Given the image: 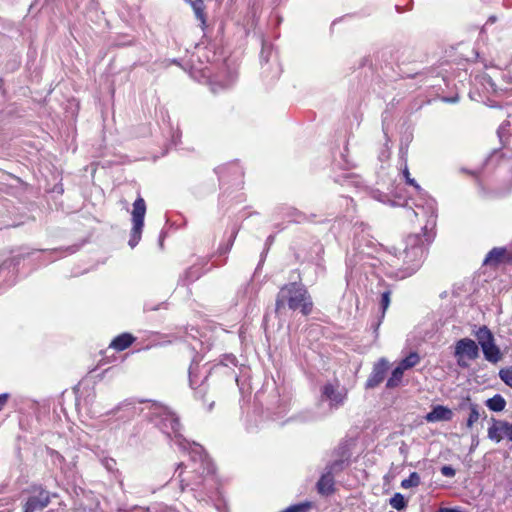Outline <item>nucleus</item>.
Masks as SVG:
<instances>
[{"label": "nucleus", "mask_w": 512, "mask_h": 512, "mask_svg": "<svg viewBox=\"0 0 512 512\" xmlns=\"http://www.w3.org/2000/svg\"><path fill=\"white\" fill-rule=\"evenodd\" d=\"M152 417L156 425L170 437L184 452H188L189 459L178 465L174 476L179 480L181 488L198 486L205 478L214 472L211 460L204 453L203 448L196 443H190L180 433L178 417L166 406L154 405Z\"/></svg>", "instance_id": "f257e3e1"}, {"label": "nucleus", "mask_w": 512, "mask_h": 512, "mask_svg": "<svg viewBox=\"0 0 512 512\" xmlns=\"http://www.w3.org/2000/svg\"><path fill=\"white\" fill-rule=\"evenodd\" d=\"M286 305L291 310H300L303 315L310 314L313 307L311 297L307 290L297 283L284 285L280 289L276 298V312H280Z\"/></svg>", "instance_id": "f03ea898"}, {"label": "nucleus", "mask_w": 512, "mask_h": 512, "mask_svg": "<svg viewBox=\"0 0 512 512\" xmlns=\"http://www.w3.org/2000/svg\"><path fill=\"white\" fill-rule=\"evenodd\" d=\"M453 355L460 368H469L471 363L479 358V346L471 338H461L454 344Z\"/></svg>", "instance_id": "7ed1b4c3"}, {"label": "nucleus", "mask_w": 512, "mask_h": 512, "mask_svg": "<svg viewBox=\"0 0 512 512\" xmlns=\"http://www.w3.org/2000/svg\"><path fill=\"white\" fill-rule=\"evenodd\" d=\"M475 337L477 344L480 346L484 358L493 364L498 363L502 359L500 348L495 343V338L487 326H481L476 332Z\"/></svg>", "instance_id": "20e7f679"}, {"label": "nucleus", "mask_w": 512, "mask_h": 512, "mask_svg": "<svg viewBox=\"0 0 512 512\" xmlns=\"http://www.w3.org/2000/svg\"><path fill=\"white\" fill-rule=\"evenodd\" d=\"M423 241L419 235H410L406 241V247L403 250V261L408 264L407 273L405 275H411L418 268L419 263L422 259Z\"/></svg>", "instance_id": "39448f33"}, {"label": "nucleus", "mask_w": 512, "mask_h": 512, "mask_svg": "<svg viewBox=\"0 0 512 512\" xmlns=\"http://www.w3.org/2000/svg\"><path fill=\"white\" fill-rule=\"evenodd\" d=\"M146 214V203L142 197H138L133 205L131 211V232L129 239V246L134 248L141 239V234L144 227V218Z\"/></svg>", "instance_id": "423d86ee"}, {"label": "nucleus", "mask_w": 512, "mask_h": 512, "mask_svg": "<svg viewBox=\"0 0 512 512\" xmlns=\"http://www.w3.org/2000/svg\"><path fill=\"white\" fill-rule=\"evenodd\" d=\"M348 391L338 381L326 383L321 388V401L328 402L330 409H338L347 399Z\"/></svg>", "instance_id": "0eeeda50"}, {"label": "nucleus", "mask_w": 512, "mask_h": 512, "mask_svg": "<svg viewBox=\"0 0 512 512\" xmlns=\"http://www.w3.org/2000/svg\"><path fill=\"white\" fill-rule=\"evenodd\" d=\"M34 492L36 494L30 496L25 503L24 512L41 511L50 503V494L48 491L38 488Z\"/></svg>", "instance_id": "6e6552de"}, {"label": "nucleus", "mask_w": 512, "mask_h": 512, "mask_svg": "<svg viewBox=\"0 0 512 512\" xmlns=\"http://www.w3.org/2000/svg\"><path fill=\"white\" fill-rule=\"evenodd\" d=\"M488 438L496 443L507 438L512 441V424L506 421H493L488 428Z\"/></svg>", "instance_id": "1a4fd4ad"}, {"label": "nucleus", "mask_w": 512, "mask_h": 512, "mask_svg": "<svg viewBox=\"0 0 512 512\" xmlns=\"http://www.w3.org/2000/svg\"><path fill=\"white\" fill-rule=\"evenodd\" d=\"M341 462H334L326 468V472L321 476L317 483V490L322 495H328L333 491L334 478L333 471L341 466Z\"/></svg>", "instance_id": "9d476101"}, {"label": "nucleus", "mask_w": 512, "mask_h": 512, "mask_svg": "<svg viewBox=\"0 0 512 512\" xmlns=\"http://www.w3.org/2000/svg\"><path fill=\"white\" fill-rule=\"evenodd\" d=\"M388 369V361L381 358L373 367V371L366 382L367 388H374L378 386L385 378Z\"/></svg>", "instance_id": "9b49d317"}, {"label": "nucleus", "mask_w": 512, "mask_h": 512, "mask_svg": "<svg viewBox=\"0 0 512 512\" xmlns=\"http://www.w3.org/2000/svg\"><path fill=\"white\" fill-rule=\"evenodd\" d=\"M453 417V412L450 408L436 405L432 410L425 416V420L429 423H435L440 421H449Z\"/></svg>", "instance_id": "f8f14e48"}, {"label": "nucleus", "mask_w": 512, "mask_h": 512, "mask_svg": "<svg viewBox=\"0 0 512 512\" xmlns=\"http://www.w3.org/2000/svg\"><path fill=\"white\" fill-rule=\"evenodd\" d=\"M507 255L505 248H493L485 257L484 264L489 266H497L503 263Z\"/></svg>", "instance_id": "ddd939ff"}, {"label": "nucleus", "mask_w": 512, "mask_h": 512, "mask_svg": "<svg viewBox=\"0 0 512 512\" xmlns=\"http://www.w3.org/2000/svg\"><path fill=\"white\" fill-rule=\"evenodd\" d=\"M133 341L134 338L132 335L123 333L112 340L110 347L117 351H123L128 348L133 343Z\"/></svg>", "instance_id": "4468645a"}, {"label": "nucleus", "mask_w": 512, "mask_h": 512, "mask_svg": "<svg viewBox=\"0 0 512 512\" xmlns=\"http://www.w3.org/2000/svg\"><path fill=\"white\" fill-rule=\"evenodd\" d=\"M405 370L401 368V366L398 364L397 367L392 371L391 376L387 380L386 387L387 388H395L400 385Z\"/></svg>", "instance_id": "2eb2a0df"}, {"label": "nucleus", "mask_w": 512, "mask_h": 512, "mask_svg": "<svg viewBox=\"0 0 512 512\" xmlns=\"http://www.w3.org/2000/svg\"><path fill=\"white\" fill-rule=\"evenodd\" d=\"M420 361V355L417 352H411L409 353V355H407L404 359H402L399 362V365L406 371L417 366L420 363Z\"/></svg>", "instance_id": "dca6fc26"}, {"label": "nucleus", "mask_w": 512, "mask_h": 512, "mask_svg": "<svg viewBox=\"0 0 512 512\" xmlns=\"http://www.w3.org/2000/svg\"><path fill=\"white\" fill-rule=\"evenodd\" d=\"M190 3H191V6L193 8L196 18L201 23V28L204 29L206 26V17H205V13H204L205 7L203 4V0H195V1H191Z\"/></svg>", "instance_id": "f3484780"}, {"label": "nucleus", "mask_w": 512, "mask_h": 512, "mask_svg": "<svg viewBox=\"0 0 512 512\" xmlns=\"http://www.w3.org/2000/svg\"><path fill=\"white\" fill-rule=\"evenodd\" d=\"M486 406L492 411L500 412L504 410L506 401L501 395L497 394L486 401Z\"/></svg>", "instance_id": "a211bd4d"}, {"label": "nucleus", "mask_w": 512, "mask_h": 512, "mask_svg": "<svg viewBox=\"0 0 512 512\" xmlns=\"http://www.w3.org/2000/svg\"><path fill=\"white\" fill-rule=\"evenodd\" d=\"M469 416L467 418L466 425L468 428H472L473 425L479 420L480 418V411L479 406L476 404H470L469 406Z\"/></svg>", "instance_id": "6ab92c4d"}, {"label": "nucleus", "mask_w": 512, "mask_h": 512, "mask_svg": "<svg viewBox=\"0 0 512 512\" xmlns=\"http://www.w3.org/2000/svg\"><path fill=\"white\" fill-rule=\"evenodd\" d=\"M420 484V476L416 472H412L408 478L402 480L401 487L404 489H409L412 487H417Z\"/></svg>", "instance_id": "aec40b11"}, {"label": "nucleus", "mask_w": 512, "mask_h": 512, "mask_svg": "<svg viewBox=\"0 0 512 512\" xmlns=\"http://www.w3.org/2000/svg\"><path fill=\"white\" fill-rule=\"evenodd\" d=\"M499 377L507 386L512 388V366L501 369Z\"/></svg>", "instance_id": "412c9836"}, {"label": "nucleus", "mask_w": 512, "mask_h": 512, "mask_svg": "<svg viewBox=\"0 0 512 512\" xmlns=\"http://www.w3.org/2000/svg\"><path fill=\"white\" fill-rule=\"evenodd\" d=\"M390 504L393 508L401 510L406 506V501L403 495L396 493L391 499Z\"/></svg>", "instance_id": "4be33fe9"}, {"label": "nucleus", "mask_w": 512, "mask_h": 512, "mask_svg": "<svg viewBox=\"0 0 512 512\" xmlns=\"http://www.w3.org/2000/svg\"><path fill=\"white\" fill-rule=\"evenodd\" d=\"M403 175H404V177L406 179V182L409 185L415 187L417 190L421 189L420 186L416 183V181L413 178H411L409 170H408V167L406 165H405V167L403 169Z\"/></svg>", "instance_id": "5701e85b"}, {"label": "nucleus", "mask_w": 512, "mask_h": 512, "mask_svg": "<svg viewBox=\"0 0 512 512\" xmlns=\"http://www.w3.org/2000/svg\"><path fill=\"white\" fill-rule=\"evenodd\" d=\"M390 305V291H385L381 295V307L383 310V313L386 311V309Z\"/></svg>", "instance_id": "b1692460"}, {"label": "nucleus", "mask_w": 512, "mask_h": 512, "mask_svg": "<svg viewBox=\"0 0 512 512\" xmlns=\"http://www.w3.org/2000/svg\"><path fill=\"white\" fill-rule=\"evenodd\" d=\"M427 213L429 214V219L427 221V224L434 225V223H435V205L433 202H430L428 204Z\"/></svg>", "instance_id": "393cba45"}, {"label": "nucleus", "mask_w": 512, "mask_h": 512, "mask_svg": "<svg viewBox=\"0 0 512 512\" xmlns=\"http://www.w3.org/2000/svg\"><path fill=\"white\" fill-rule=\"evenodd\" d=\"M441 473L445 477H453V476H455L456 472H455L454 468H452L451 466L446 465V466H443L441 468Z\"/></svg>", "instance_id": "a878e982"}, {"label": "nucleus", "mask_w": 512, "mask_h": 512, "mask_svg": "<svg viewBox=\"0 0 512 512\" xmlns=\"http://www.w3.org/2000/svg\"><path fill=\"white\" fill-rule=\"evenodd\" d=\"M7 394H2L0 395V410L3 408V406L5 405L6 401H7Z\"/></svg>", "instance_id": "bb28decb"}, {"label": "nucleus", "mask_w": 512, "mask_h": 512, "mask_svg": "<svg viewBox=\"0 0 512 512\" xmlns=\"http://www.w3.org/2000/svg\"><path fill=\"white\" fill-rule=\"evenodd\" d=\"M438 512H463L458 508H441Z\"/></svg>", "instance_id": "cd10ccee"}, {"label": "nucleus", "mask_w": 512, "mask_h": 512, "mask_svg": "<svg viewBox=\"0 0 512 512\" xmlns=\"http://www.w3.org/2000/svg\"><path fill=\"white\" fill-rule=\"evenodd\" d=\"M128 512H150V510L144 507H134Z\"/></svg>", "instance_id": "c85d7f7f"}]
</instances>
